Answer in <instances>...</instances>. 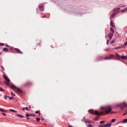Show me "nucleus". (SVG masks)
<instances>
[{"instance_id":"9d476101","label":"nucleus","mask_w":127,"mask_h":127,"mask_svg":"<svg viewBox=\"0 0 127 127\" xmlns=\"http://www.w3.org/2000/svg\"><path fill=\"white\" fill-rule=\"evenodd\" d=\"M111 124H108L105 125L104 126V127H110Z\"/></svg>"},{"instance_id":"680f3d73","label":"nucleus","mask_w":127,"mask_h":127,"mask_svg":"<svg viewBox=\"0 0 127 127\" xmlns=\"http://www.w3.org/2000/svg\"><path fill=\"white\" fill-rule=\"evenodd\" d=\"M41 119H42V120H44V119H43V118H42Z\"/></svg>"},{"instance_id":"1a4fd4ad","label":"nucleus","mask_w":127,"mask_h":127,"mask_svg":"<svg viewBox=\"0 0 127 127\" xmlns=\"http://www.w3.org/2000/svg\"><path fill=\"white\" fill-rule=\"evenodd\" d=\"M88 112L90 113H92L93 114H94V110L93 109L89 110Z\"/></svg>"},{"instance_id":"a18cd8bd","label":"nucleus","mask_w":127,"mask_h":127,"mask_svg":"<svg viewBox=\"0 0 127 127\" xmlns=\"http://www.w3.org/2000/svg\"><path fill=\"white\" fill-rule=\"evenodd\" d=\"M114 55H110V57H114Z\"/></svg>"},{"instance_id":"5fc2aeb1","label":"nucleus","mask_w":127,"mask_h":127,"mask_svg":"<svg viewBox=\"0 0 127 127\" xmlns=\"http://www.w3.org/2000/svg\"><path fill=\"white\" fill-rule=\"evenodd\" d=\"M1 67H2V69H4V68L2 66H1Z\"/></svg>"},{"instance_id":"58836bf2","label":"nucleus","mask_w":127,"mask_h":127,"mask_svg":"<svg viewBox=\"0 0 127 127\" xmlns=\"http://www.w3.org/2000/svg\"><path fill=\"white\" fill-rule=\"evenodd\" d=\"M25 109L27 110H29L27 107H25Z\"/></svg>"},{"instance_id":"39448f33","label":"nucleus","mask_w":127,"mask_h":127,"mask_svg":"<svg viewBox=\"0 0 127 127\" xmlns=\"http://www.w3.org/2000/svg\"><path fill=\"white\" fill-rule=\"evenodd\" d=\"M3 77L4 79L7 82H9L10 81V80L9 79L6 77L5 75H3Z\"/></svg>"},{"instance_id":"0eeeda50","label":"nucleus","mask_w":127,"mask_h":127,"mask_svg":"<svg viewBox=\"0 0 127 127\" xmlns=\"http://www.w3.org/2000/svg\"><path fill=\"white\" fill-rule=\"evenodd\" d=\"M124 47V45H122L120 46H118L117 47H116L115 48V49H117L120 48H123Z\"/></svg>"},{"instance_id":"f03ea898","label":"nucleus","mask_w":127,"mask_h":127,"mask_svg":"<svg viewBox=\"0 0 127 127\" xmlns=\"http://www.w3.org/2000/svg\"><path fill=\"white\" fill-rule=\"evenodd\" d=\"M120 106L122 110H123L124 108L127 107V104L124 102L121 103L120 105Z\"/></svg>"},{"instance_id":"bb28decb","label":"nucleus","mask_w":127,"mask_h":127,"mask_svg":"<svg viewBox=\"0 0 127 127\" xmlns=\"http://www.w3.org/2000/svg\"><path fill=\"white\" fill-rule=\"evenodd\" d=\"M7 97L6 95H5L4 96V98L6 100L7 99Z\"/></svg>"},{"instance_id":"9b49d317","label":"nucleus","mask_w":127,"mask_h":127,"mask_svg":"<svg viewBox=\"0 0 127 127\" xmlns=\"http://www.w3.org/2000/svg\"><path fill=\"white\" fill-rule=\"evenodd\" d=\"M116 13H113L111 15H110V19L111 20V19L113 18V17L116 14Z\"/></svg>"},{"instance_id":"ea45409f","label":"nucleus","mask_w":127,"mask_h":127,"mask_svg":"<svg viewBox=\"0 0 127 127\" xmlns=\"http://www.w3.org/2000/svg\"><path fill=\"white\" fill-rule=\"evenodd\" d=\"M2 114L4 115V116H6V115L5 114V113H2Z\"/></svg>"},{"instance_id":"3c124183","label":"nucleus","mask_w":127,"mask_h":127,"mask_svg":"<svg viewBox=\"0 0 127 127\" xmlns=\"http://www.w3.org/2000/svg\"><path fill=\"white\" fill-rule=\"evenodd\" d=\"M25 109V107L23 108H22V110H24Z\"/></svg>"},{"instance_id":"f8f14e48","label":"nucleus","mask_w":127,"mask_h":127,"mask_svg":"<svg viewBox=\"0 0 127 127\" xmlns=\"http://www.w3.org/2000/svg\"><path fill=\"white\" fill-rule=\"evenodd\" d=\"M39 8L40 10L43 11L44 10V8L43 6H39Z\"/></svg>"},{"instance_id":"e433bc0d","label":"nucleus","mask_w":127,"mask_h":127,"mask_svg":"<svg viewBox=\"0 0 127 127\" xmlns=\"http://www.w3.org/2000/svg\"><path fill=\"white\" fill-rule=\"evenodd\" d=\"M98 117H97V118H95L94 119V120L95 121H96L98 120Z\"/></svg>"},{"instance_id":"473e14b6","label":"nucleus","mask_w":127,"mask_h":127,"mask_svg":"<svg viewBox=\"0 0 127 127\" xmlns=\"http://www.w3.org/2000/svg\"><path fill=\"white\" fill-rule=\"evenodd\" d=\"M14 97H12V96H11V97H9V99L10 100H11L12 99H14Z\"/></svg>"},{"instance_id":"8fccbe9b","label":"nucleus","mask_w":127,"mask_h":127,"mask_svg":"<svg viewBox=\"0 0 127 127\" xmlns=\"http://www.w3.org/2000/svg\"><path fill=\"white\" fill-rule=\"evenodd\" d=\"M0 111H1L2 112H4V111L3 110V109L1 110H0Z\"/></svg>"},{"instance_id":"6e6d98bb","label":"nucleus","mask_w":127,"mask_h":127,"mask_svg":"<svg viewBox=\"0 0 127 127\" xmlns=\"http://www.w3.org/2000/svg\"><path fill=\"white\" fill-rule=\"evenodd\" d=\"M13 96H15V94H14L12 95Z\"/></svg>"},{"instance_id":"20e7f679","label":"nucleus","mask_w":127,"mask_h":127,"mask_svg":"<svg viewBox=\"0 0 127 127\" xmlns=\"http://www.w3.org/2000/svg\"><path fill=\"white\" fill-rule=\"evenodd\" d=\"M85 122L89 123H94L93 121H91L89 119L86 120L85 121Z\"/></svg>"},{"instance_id":"69168bd1","label":"nucleus","mask_w":127,"mask_h":127,"mask_svg":"<svg viewBox=\"0 0 127 127\" xmlns=\"http://www.w3.org/2000/svg\"><path fill=\"white\" fill-rule=\"evenodd\" d=\"M29 107V108H30V107Z\"/></svg>"},{"instance_id":"864d4df0","label":"nucleus","mask_w":127,"mask_h":127,"mask_svg":"<svg viewBox=\"0 0 127 127\" xmlns=\"http://www.w3.org/2000/svg\"><path fill=\"white\" fill-rule=\"evenodd\" d=\"M5 83H6L7 84H8V83L7 82H5Z\"/></svg>"},{"instance_id":"4d7b16f0","label":"nucleus","mask_w":127,"mask_h":127,"mask_svg":"<svg viewBox=\"0 0 127 127\" xmlns=\"http://www.w3.org/2000/svg\"><path fill=\"white\" fill-rule=\"evenodd\" d=\"M38 114L39 116H40V113H39V112Z\"/></svg>"},{"instance_id":"7ed1b4c3","label":"nucleus","mask_w":127,"mask_h":127,"mask_svg":"<svg viewBox=\"0 0 127 127\" xmlns=\"http://www.w3.org/2000/svg\"><path fill=\"white\" fill-rule=\"evenodd\" d=\"M114 33L110 32L108 34V36L109 37L110 39H111Z\"/></svg>"},{"instance_id":"dca6fc26","label":"nucleus","mask_w":127,"mask_h":127,"mask_svg":"<svg viewBox=\"0 0 127 127\" xmlns=\"http://www.w3.org/2000/svg\"><path fill=\"white\" fill-rule=\"evenodd\" d=\"M110 31L112 32V33H114V30L113 28L112 27L110 28Z\"/></svg>"},{"instance_id":"7c9ffc66","label":"nucleus","mask_w":127,"mask_h":127,"mask_svg":"<svg viewBox=\"0 0 127 127\" xmlns=\"http://www.w3.org/2000/svg\"><path fill=\"white\" fill-rule=\"evenodd\" d=\"M85 120V117H84L83 118H82V120H81L83 122H84V120Z\"/></svg>"},{"instance_id":"4c0bfd02","label":"nucleus","mask_w":127,"mask_h":127,"mask_svg":"<svg viewBox=\"0 0 127 127\" xmlns=\"http://www.w3.org/2000/svg\"><path fill=\"white\" fill-rule=\"evenodd\" d=\"M115 121V119H112L111 120L112 122H114Z\"/></svg>"},{"instance_id":"e2e57ef3","label":"nucleus","mask_w":127,"mask_h":127,"mask_svg":"<svg viewBox=\"0 0 127 127\" xmlns=\"http://www.w3.org/2000/svg\"><path fill=\"white\" fill-rule=\"evenodd\" d=\"M7 98H9V97H10L9 96H7Z\"/></svg>"},{"instance_id":"0e129e2a","label":"nucleus","mask_w":127,"mask_h":127,"mask_svg":"<svg viewBox=\"0 0 127 127\" xmlns=\"http://www.w3.org/2000/svg\"><path fill=\"white\" fill-rule=\"evenodd\" d=\"M126 113H127V111H126Z\"/></svg>"},{"instance_id":"338daca9","label":"nucleus","mask_w":127,"mask_h":127,"mask_svg":"<svg viewBox=\"0 0 127 127\" xmlns=\"http://www.w3.org/2000/svg\"><path fill=\"white\" fill-rule=\"evenodd\" d=\"M44 17H42V18H44Z\"/></svg>"},{"instance_id":"a878e982","label":"nucleus","mask_w":127,"mask_h":127,"mask_svg":"<svg viewBox=\"0 0 127 127\" xmlns=\"http://www.w3.org/2000/svg\"><path fill=\"white\" fill-rule=\"evenodd\" d=\"M36 119L37 120L38 122H39V121L40 120V119L39 118H36Z\"/></svg>"},{"instance_id":"49530a36","label":"nucleus","mask_w":127,"mask_h":127,"mask_svg":"<svg viewBox=\"0 0 127 127\" xmlns=\"http://www.w3.org/2000/svg\"><path fill=\"white\" fill-rule=\"evenodd\" d=\"M125 5H124L121 6V7H125Z\"/></svg>"},{"instance_id":"de8ad7c7","label":"nucleus","mask_w":127,"mask_h":127,"mask_svg":"<svg viewBox=\"0 0 127 127\" xmlns=\"http://www.w3.org/2000/svg\"><path fill=\"white\" fill-rule=\"evenodd\" d=\"M125 9L126 11H127V7H126Z\"/></svg>"},{"instance_id":"412c9836","label":"nucleus","mask_w":127,"mask_h":127,"mask_svg":"<svg viewBox=\"0 0 127 127\" xmlns=\"http://www.w3.org/2000/svg\"><path fill=\"white\" fill-rule=\"evenodd\" d=\"M112 59V58L111 57H106L104 58V59L105 60H107V59Z\"/></svg>"},{"instance_id":"bf43d9fd","label":"nucleus","mask_w":127,"mask_h":127,"mask_svg":"<svg viewBox=\"0 0 127 127\" xmlns=\"http://www.w3.org/2000/svg\"><path fill=\"white\" fill-rule=\"evenodd\" d=\"M6 46L7 47H8V46H8V45H6Z\"/></svg>"},{"instance_id":"5701e85b","label":"nucleus","mask_w":127,"mask_h":127,"mask_svg":"<svg viewBox=\"0 0 127 127\" xmlns=\"http://www.w3.org/2000/svg\"><path fill=\"white\" fill-rule=\"evenodd\" d=\"M11 87L14 89H16L17 87H16L15 86L13 85H11Z\"/></svg>"},{"instance_id":"774afa93","label":"nucleus","mask_w":127,"mask_h":127,"mask_svg":"<svg viewBox=\"0 0 127 127\" xmlns=\"http://www.w3.org/2000/svg\"><path fill=\"white\" fill-rule=\"evenodd\" d=\"M112 46H114V45H112Z\"/></svg>"},{"instance_id":"6ab92c4d","label":"nucleus","mask_w":127,"mask_h":127,"mask_svg":"<svg viewBox=\"0 0 127 127\" xmlns=\"http://www.w3.org/2000/svg\"><path fill=\"white\" fill-rule=\"evenodd\" d=\"M16 89H17L18 92H20L21 93L22 92V91L20 90V89L19 88H18V87H17Z\"/></svg>"},{"instance_id":"4468645a","label":"nucleus","mask_w":127,"mask_h":127,"mask_svg":"<svg viewBox=\"0 0 127 127\" xmlns=\"http://www.w3.org/2000/svg\"><path fill=\"white\" fill-rule=\"evenodd\" d=\"M110 24H111L112 27H114V24L112 22V20H111V22H110Z\"/></svg>"},{"instance_id":"2f4dec72","label":"nucleus","mask_w":127,"mask_h":127,"mask_svg":"<svg viewBox=\"0 0 127 127\" xmlns=\"http://www.w3.org/2000/svg\"><path fill=\"white\" fill-rule=\"evenodd\" d=\"M104 122H105L104 121H101L99 122V123L100 124H102V123H104Z\"/></svg>"},{"instance_id":"052dcab7","label":"nucleus","mask_w":127,"mask_h":127,"mask_svg":"<svg viewBox=\"0 0 127 127\" xmlns=\"http://www.w3.org/2000/svg\"><path fill=\"white\" fill-rule=\"evenodd\" d=\"M125 113H124L123 114V115H125Z\"/></svg>"},{"instance_id":"cd10ccee","label":"nucleus","mask_w":127,"mask_h":127,"mask_svg":"<svg viewBox=\"0 0 127 127\" xmlns=\"http://www.w3.org/2000/svg\"><path fill=\"white\" fill-rule=\"evenodd\" d=\"M88 127H94V126L91 124H89L88 126Z\"/></svg>"},{"instance_id":"72a5a7b5","label":"nucleus","mask_w":127,"mask_h":127,"mask_svg":"<svg viewBox=\"0 0 127 127\" xmlns=\"http://www.w3.org/2000/svg\"><path fill=\"white\" fill-rule=\"evenodd\" d=\"M104 126L102 125H99L98 126V127H104Z\"/></svg>"},{"instance_id":"6e6552de","label":"nucleus","mask_w":127,"mask_h":127,"mask_svg":"<svg viewBox=\"0 0 127 127\" xmlns=\"http://www.w3.org/2000/svg\"><path fill=\"white\" fill-rule=\"evenodd\" d=\"M120 9V7L117 8L115 9L113 11L114 12L116 11V12H119V11H118ZM119 12H120V11H119Z\"/></svg>"},{"instance_id":"09e8293b","label":"nucleus","mask_w":127,"mask_h":127,"mask_svg":"<svg viewBox=\"0 0 127 127\" xmlns=\"http://www.w3.org/2000/svg\"><path fill=\"white\" fill-rule=\"evenodd\" d=\"M13 93L12 92H11V95H13Z\"/></svg>"},{"instance_id":"c03bdc74","label":"nucleus","mask_w":127,"mask_h":127,"mask_svg":"<svg viewBox=\"0 0 127 127\" xmlns=\"http://www.w3.org/2000/svg\"><path fill=\"white\" fill-rule=\"evenodd\" d=\"M109 40H107V42H106V44L107 45L108 44V43H109Z\"/></svg>"},{"instance_id":"13d9d810","label":"nucleus","mask_w":127,"mask_h":127,"mask_svg":"<svg viewBox=\"0 0 127 127\" xmlns=\"http://www.w3.org/2000/svg\"><path fill=\"white\" fill-rule=\"evenodd\" d=\"M27 118L28 120H29L30 119V118Z\"/></svg>"},{"instance_id":"b1692460","label":"nucleus","mask_w":127,"mask_h":127,"mask_svg":"<svg viewBox=\"0 0 127 127\" xmlns=\"http://www.w3.org/2000/svg\"><path fill=\"white\" fill-rule=\"evenodd\" d=\"M116 57L118 58H119V55L118 54H116Z\"/></svg>"},{"instance_id":"c9c22d12","label":"nucleus","mask_w":127,"mask_h":127,"mask_svg":"<svg viewBox=\"0 0 127 127\" xmlns=\"http://www.w3.org/2000/svg\"><path fill=\"white\" fill-rule=\"evenodd\" d=\"M4 44L3 43H0V46H3L4 45Z\"/></svg>"},{"instance_id":"a211bd4d","label":"nucleus","mask_w":127,"mask_h":127,"mask_svg":"<svg viewBox=\"0 0 127 127\" xmlns=\"http://www.w3.org/2000/svg\"><path fill=\"white\" fill-rule=\"evenodd\" d=\"M127 123V118L125 119H124L123 120V123Z\"/></svg>"},{"instance_id":"aec40b11","label":"nucleus","mask_w":127,"mask_h":127,"mask_svg":"<svg viewBox=\"0 0 127 127\" xmlns=\"http://www.w3.org/2000/svg\"><path fill=\"white\" fill-rule=\"evenodd\" d=\"M16 116L18 117H20L21 118H23V116H22L21 115L17 114V115H16Z\"/></svg>"},{"instance_id":"79ce46f5","label":"nucleus","mask_w":127,"mask_h":127,"mask_svg":"<svg viewBox=\"0 0 127 127\" xmlns=\"http://www.w3.org/2000/svg\"><path fill=\"white\" fill-rule=\"evenodd\" d=\"M108 49H104V50L105 51H107Z\"/></svg>"},{"instance_id":"f704fd0d","label":"nucleus","mask_w":127,"mask_h":127,"mask_svg":"<svg viewBox=\"0 0 127 127\" xmlns=\"http://www.w3.org/2000/svg\"><path fill=\"white\" fill-rule=\"evenodd\" d=\"M29 116H30V115L29 114V113H27L26 114V117H29Z\"/></svg>"},{"instance_id":"a19ab883","label":"nucleus","mask_w":127,"mask_h":127,"mask_svg":"<svg viewBox=\"0 0 127 127\" xmlns=\"http://www.w3.org/2000/svg\"><path fill=\"white\" fill-rule=\"evenodd\" d=\"M127 45V42H126L124 43V46L125 45Z\"/></svg>"},{"instance_id":"603ef678","label":"nucleus","mask_w":127,"mask_h":127,"mask_svg":"<svg viewBox=\"0 0 127 127\" xmlns=\"http://www.w3.org/2000/svg\"><path fill=\"white\" fill-rule=\"evenodd\" d=\"M68 127H73L71 125H69L68 126Z\"/></svg>"},{"instance_id":"4be33fe9","label":"nucleus","mask_w":127,"mask_h":127,"mask_svg":"<svg viewBox=\"0 0 127 127\" xmlns=\"http://www.w3.org/2000/svg\"><path fill=\"white\" fill-rule=\"evenodd\" d=\"M10 111L12 112H17V111L15 110H13L12 109H10Z\"/></svg>"},{"instance_id":"37998d69","label":"nucleus","mask_w":127,"mask_h":127,"mask_svg":"<svg viewBox=\"0 0 127 127\" xmlns=\"http://www.w3.org/2000/svg\"><path fill=\"white\" fill-rule=\"evenodd\" d=\"M35 113L36 114H38V111H36L35 112Z\"/></svg>"},{"instance_id":"423d86ee","label":"nucleus","mask_w":127,"mask_h":127,"mask_svg":"<svg viewBox=\"0 0 127 127\" xmlns=\"http://www.w3.org/2000/svg\"><path fill=\"white\" fill-rule=\"evenodd\" d=\"M14 49L15 51H17L18 53H21V54L22 53L21 52V51L19 49L17 48H15Z\"/></svg>"},{"instance_id":"c756f323","label":"nucleus","mask_w":127,"mask_h":127,"mask_svg":"<svg viewBox=\"0 0 127 127\" xmlns=\"http://www.w3.org/2000/svg\"><path fill=\"white\" fill-rule=\"evenodd\" d=\"M114 41H115V40L114 39L112 40V41L111 42H110V44H112L114 42Z\"/></svg>"},{"instance_id":"f257e3e1","label":"nucleus","mask_w":127,"mask_h":127,"mask_svg":"<svg viewBox=\"0 0 127 127\" xmlns=\"http://www.w3.org/2000/svg\"><path fill=\"white\" fill-rule=\"evenodd\" d=\"M101 109L104 110L105 111H101L100 112H99L97 110H95L94 112V114L97 115H105L106 114H108L110 112L111 109V107L110 106H107L104 107H101Z\"/></svg>"},{"instance_id":"393cba45","label":"nucleus","mask_w":127,"mask_h":127,"mask_svg":"<svg viewBox=\"0 0 127 127\" xmlns=\"http://www.w3.org/2000/svg\"><path fill=\"white\" fill-rule=\"evenodd\" d=\"M30 116H32L34 117L35 115L34 114H30Z\"/></svg>"},{"instance_id":"f3484780","label":"nucleus","mask_w":127,"mask_h":127,"mask_svg":"<svg viewBox=\"0 0 127 127\" xmlns=\"http://www.w3.org/2000/svg\"><path fill=\"white\" fill-rule=\"evenodd\" d=\"M126 11L125 10V9H122L120 11L122 12H125Z\"/></svg>"},{"instance_id":"2eb2a0df","label":"nucleus","mask_w":127,"mask_h":127,"mask_svg":"<svg viewBox=\"0 0 127 127\" xmlns=\"http://www.w3.org/2000/svg\"><path fill=\"white\" fill-rule=\"evenodd\" d=\"M3 50L6 52H7L8 50V49L6 48H4L3 49Z\"/></svg>"},{"instance_id":"ddd939ff","label":"nucleus","mask_w":127,"mask_h":127,"mask_svg":"<svg viewBox=\"0 0 127 127\" xmlns=\"http://www.w3.org/2000/svg\"><path fill=\"white\" fill-rule=\"evenodd\" d=\"M121 59H127V57H126V56H123L121 57Z\"/></svg>"},{"instance_id":"c85d7f7f","label":"nucleus","mask_w":127,"mask_h":127,"mask_svg":"<svg viewBox=\"0 0 127 127\" xmlns=\"http://www.w3.org/2000/svg\"><path fill=\"white\" fill-rule=\"evenodd\" d=\"M0 91H4V90L2 88H0Z\"/></svg>"}]
</instances>
